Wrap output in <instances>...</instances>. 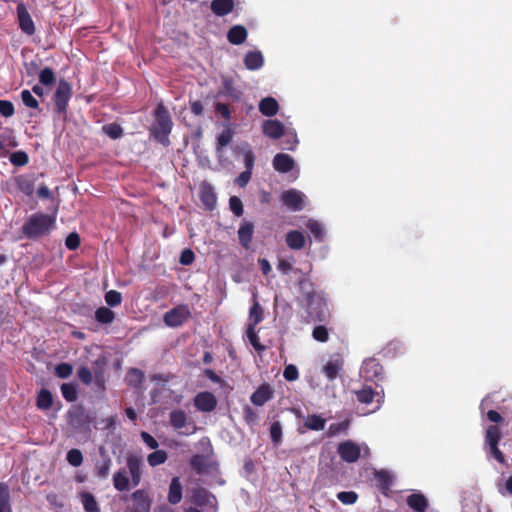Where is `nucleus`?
Returning <instances> with one entry per match:
<instances>
[{
  "instance_id": "obj_48",
  "label": "nucleus",
  "mask_w": 512,
  "mask_h": 512,
  "mask_svg": "<svg viewBox=\"0 0 512 512\" xmlns=\"http://www.w3.org/2000/svg\"><path fill=\"white\" fill-rule=\"evenodd\" d=\"M233 138V133L230 129L223 130L217 137V151H220L223 147L228 145Z\"/></svg>"
},
{
  "instance_id": "obj_42",
  "label": "nucleus",
  "mask_w": 512,
  "mask_h": 512,
  "mask_svg": "<svg viewBox=\"0 0 512 512\" xmlns=\"http://www.w3.org/2000/svg\"><path fill=\"white\" fill-rule=\"evenodd\" d=\"M61 393L67 402H74L78 396L76 385L73 383H63L61 385Z\"/></svg>"
},
{
  "instance_id": "obj_28",
  "label": "nucleus",
  "mask_w": 512,
  "mask_h": 512,
  "mask_svg": "<svg viewBox=\"0 0 512 512\" xmlns=\"http://www.w3.org/2000/svg\"><path fill=\"white\" fill-rule=\"evenodd\" d=\"M244 65L248 70H259L264 65L262 53L260 51H249L244 57Z\"/></svg>"
},
{
  "instance_id": "obj_26",
  "label": "nucleus",
  "mask_w": 512,
  "mask_h": 512,
  "mask_svg": "<svg viewBox=\"0 0 512 512\" xmlns=\"http://www.w3.org/2000/svg\"><path fill=\"white\" fill-rule=\"evenodd\" d=\"M127 467L131 475L132 485L135 487L141 481V459L136 456H130L127 459Z\"/></svg>"
},
{
  "instance_id": "obj_4",
  "label": "nucleus",
  "mask_w": 512,
  "mask_h": 512,
  "mask_svg": "<svg viewBox=\"0 0 512 512\" xmlns=\"http://www.w3.org/2000/svg\"><path fill=\"white\" fill-rule=\"evenodd\" d=\"M72 95V85L64 78H61L53 94L54 111L56 114L66 116Z\"/></svg>"
},
{
  "instance_id": "obj_9",
  "label": "nucleus",
  "mask_w": 512,
  "mask_h": 512,
  "mask_svg": "<svg viewBox=\"0 0 512 512\" xmlns=\"http://www.w3.org/2000/svg\"><path fill=\"white\" fill-rule=\"evenodd\" d=\"M280 200L291 211H300L304 208V195L296 189L282 192Z\"/></svg>"
},
{
  "instance_id": "obj_24",
  "label": "nucleus",
  "mask_w": 512,
  "mask_h": 512,
  "mask_svg": "<svg viewBox=\"0 0 512 512\" xmlns=\"http://www.w3.org/2000/svg\"><path fill=\"white\" fill-rule=\"evenodd\" d=\"M407 505L415 512H425L428 500L422 493H412L406 499Z\"/></svg>"
},
{
  "instance_id": "obj_34",
  "label": "nucleus",
  "mask_w": 512,
  "mask_h": 512,
  "mask_svg": "<svg viewBox=\"0 0 512 512\" xmlns=\"http://www.w3.org/2000/svg\"><path fill=\"white\" fill-rule=\"evenodd\" d=\"M326 424V420L322 418L320 415L312 414L309 415L304 422V427L313 430V431H320L323 430Z\"/></svg>"
},
{
  "instance_id": "obj_7",
  "label": "nucleus",
  "mask_w": 512,
  "mask_h": 512,
  "mask_svg": "<svg viewBox=\"0 0 512 512\" xmlns=\"http://www.w3.org/2000/svg\"><path fill=\"white\" fill-rule=\"evenodd\" d=\"M500 439V428L496 425H490L486 430L485 441L489 445L491 456L494 457L499 463L505 464V456L503 452L498 448Z\"/></svg>"
},
{
  "instance_id": "obj_33",
  "label": "nucleus",
  "mask_w": 512,
  "mask_h": 512,
  "mask_svg": "<svg viewBox=\"0 0 512 512\" xmlns=\"http://www.w3.org/2000/svg\"><path fill=\"white\" fill-rule=\"evenodd\" d=\"M113 485L120 492L129 489V478L125 470L120 469L113 475Z\"/></svg>"
},
{
  "instance_id": "obj_45",
  "label": "nucleus",
  "mask_w": 512,
  "mask_h": 512,
  "mask_svg": "<svg viewBox=\"0 0 512 512\" xmlns=\"http://www.w3.org/2000/svg\"><path fill=\"white\" fill-rule=\"evenodd\" d=\"M168 458L167 452L164 450H156L148 455L147 461L150 466L155 467L166 462Z\"/></svg>"
},
{
  "instance_id": "obj_25",
  "label": "nucleus",
  "mask_w": 512,
  "mask_h": 512,
  "mask_svg": "<svg viewBox=\"0 0 512 512\" xmlns=\"http://www.w3.org/2000/svg\"><path fill=\"white\" fill-rule=\"evenodd\" d=\"M285 241L287 246L292 250H300L305 246V236L298 230H291L286 233Z\"/></svg>"
},
{
  "instance_id": "obj_22",
  "label": "nucleus",
  "mask_w": 512,
  "mask_h": 512,
  "mask_svg": "<svg viewBox=\"0 0 512 512\" xmlns=\"http://www.w3.org/2000/svg\"><path fill=\"white\" fill-rule=\"evenodd\" d=\"M183 494V486L179 477H173L170 485L167 500L170 504L176 505L181 502Z\"/></svg>"
},
{
  "instance_id": "obj_10",
  "label": "nucleus",
  "mask_w": 512,
  "mask_h": 512,
  "mask_svg": "<svg viewBox=\"0 0 512 512\" xmlns=\"http://www.w3.org/2000/svg\"><path fill=\"white\" fill-rule=\"evenodd\" d=\"M194 406L201 412H212L217 406V399L211 392H199L193 399Z\"/></svg>"
},
{
  "instance_id": "obj_37",
  "label": "nucleus",
  "mask_w": 512,
  "mask_h": 512,
  "mask_svg": "<svg viewBox=\"0 0 512 512\" xmlns=\"http://www.w3.org/2000/svg\"><path fill=\"white\" fill-rule=\"evenodd\" d=\"M306 227L309 229L311 234L314 236L315 240L318 242H323L325 238V232L321 223L314 219H309Z\"/></svg>"
},
{
  "instance_id": "obj_27",
  "label": "nucleus",
  "mask_w": 512,
  "mask_h": 512,
  "mask_svg": "<svg viewBox=\"0 0 512 512\" xmlns=\"http://www.w3.org/2000/svg\"><path fill=\"white\" fill-rule=\"evenodd\" d=\"M259 111L266 117L275 116L279 111V104L273 97H265L259 102Z\"/></svg>"
},
{
  "instance_id": "obj_18",
  "label": "nucleus",
  "mask_w": 512,
  "mask_h": 512,
  "mask_svg": "<svg viewBox=\"0 0 512 512\" xmlns=\"http://www.w3.org/2000/svg\"><path fill=\"white\" fill-rule=\"evenodd\" d=\"M199 198L208 210H213L217 203V197L210 184L203 183L200 187Z\"/></svg>"
},
{
  "instance_id": "obj_20",
  "label": "nucleus",
  "mask_w": 512,
  "mask_h": 512,
  "mask_svg": "<svg viewBox=\"0 0 512 512\" xmlns=\"http://www.w3.org/2000/svg\"><path fill=\"white\" fill-rule=\"evenodd\" d=\"M273 397V391L269 384H262L251 395L250 400L256 406H262Z\"/></svg>"
},
{
  "instance_id": "obj_46",
  "label": "nucleus",
  "mask_w": 512,
  "mask_h": 512,
  "mask_svg": "<svg viewBox=\"0 0 512 512\" xmlns=\"http://www.w3.org/2000/svg\"><path fill=\"white\" fill-rule=\"evenodd\" d=\"M67 462L73 467H79L83 463V455L79 449H71L66 455Z\"/></svg>"
},
{
  "instance_id": "obj_21",
  "label": "nucleus",
  "mask_w": 512,
  "mask_h": 512,
  "mask_svg": "<svg viewBox=\"0 0 512 512\" xmlns=\"http://www.w3.org/2000/svg\"><path fill=\"white\" fill-rule=\"evenodd\" d=\"M145 381V374L138 368H129L125 375V382L128 386L140 390Z\"/></svg>"
},
{
  "instance_id": "obj_11",
  "label": "nucleus",
  "mask_w": 512,
  "mask_h": 512,
  "mask_svg": "<svg viewBox=\"0 0 512 512\" xmlns=\"http://www.w3.org/2000/svg\"><path fill=\"white\" fill-rule=\"evenodd\" d=\"M357 401L362 404H371L374 398L377 397L376 409H379L384 401V393L374 391L370 386L364 385L361 389L354 391Z\"/></svg>"
},
{
  "instance_id": "obj_40",
  "label": "nucleus",
  "mask_w": 512,
  "mask_h": 512,
  "mask_svg": "<svg viewBox=\"0 0 512 512\" xmlns=\"http://www.w3.org/2000/svg\"><path fill=\"white\" fill-rule=\"evenodd\" d=\"M263 320V309L255 300L249 311V325L256 327Z\"/></svg>"
},
{
  "instance_id": "obj_51",
  "label": "nucleus",
  "mask_w": 512,
  "mask_h": 512,
  "mask_svg": "<svg viewBox=\"0 0 512 512\" xmlns=\"http://www.w3.org/2000/svg\"><path fill=\"white\" fill-rule=\"evenodd\" d=\"M337 498L341 503L351 505L357 501L358 494L354 491H342L337 494Z\"/></svg>"
},
{
  "instance_id": "obj_6",
  "label": "nucleus",
  "mask_w": 512,
  "mask_h": 512,
  "mask_svg": "<svg viewBox=\"0 0 512 512\" xmlns=\"http://www.w3.org/2000/svg\"><path fill=\"white\" fill-rule=\"evenodd\" d=\"M191 316L189 306L186 304H180L171 310L167 311L163 316V321L168 327H180L182 326Z\"/></svg>"
},
{
  "instance_id": "obj_55",
  "label": "nucleus",
  "mask_w": 512,
  "mask_h": 512,
  "mask_svg": "<svg viewBox=\"0 0 512 512\" xmlns=\"http://www.w3.org/2000/svg\"><path fill=\"white\" fill-rule=\"evenodd\" d=\"M270 437L274 444H279L282 440V427L281 424L276 421L270 426Z\"/></svg>"
},
{
  "instance_id": "obj_23",
  "label": "nucleus",
  "mask_w": 512,
  "mask_h": 512,
  "mask_svg": "<svg viewBox=\"0 0 512 512\" xmlns=\"http://www.w3.org/2000/svg\"><path fill=\"white\" fill-rule=\"evenodd\" d=\"M14 182L17 188L26 196L31 197L35 190V180L28 175H19L15 177Z\"/></svg>"
},
{
  "instance_id": "obj_15",
  "label": "nucleus",
  "mask_w": 512,
  "mask_h": 512,
  "mask_svg": "<svg viewBox=\"0 0 512 512\" xmlns=\"http://www.w3.org/2000/svg\"><path fill=\"white\" fill-rule=\"evenodd\" d=\"M17 19L22 32H35L34 22L26 6L20 3L16 7Z\"/></svg>"
},
{
  "instance_id": "obj_52",
  "label": "nucleus",
  "mask_w": 512,
  "mask_h": 512,
  "mask_svg": "<svg viewBox=\"0 0 512 512\" xmlns=\"http://www.w3.org/2000/svg\"><path fill=\"white\" fill-rule=\"evenodd\" d=\"M105 301L111 307H116L122 302V295L117 290H110L105 294Z\"/></svg>"
},
{
  "instance_id": "obj_61",
  "label": "nucleus",
  "mask_w": 512,
  "mask_h": 512,
  "mask_svg": "<svg viewBox=\"0 0 512 512\" xmlns=\"http://www.w3.org/2000/svg\"><path fill=\"white\" fill-rule=\"evenodd\" d=\"M141 438L143 442L150 448V449H157L158 442L157 440L148 432L142 431L141 432Z\"/></svg>"
},
{
  "instance_id": "obj_59",
  "label": "nucleus",
  "mask_w": 512,
  "mask_h": 512,
  "mask_svg": "<svg viewBox=\"0 0 512 512\" xmlns=\"http://www.w3.org/2000/svg\"><path fill=\"white\" fill-rule=\"evenodd\" d=\"M15 113L14 105L11 101L0 100V115L3 117H11Z\"/></svg>"
},
{
  "instance_id": "obj_44",
  "label": "nucleus",
  "mask_w": 512,
  "mask_h": 512,
  "mask_svg": "<svg viewBox=\"0 0 512 512\" xmlns=\"http://www.w3.org/2000/svg\"><path fill=\"white\" fill-rule=\"evenodd\" d=\"M56 81V76L52 68L45 67L39 72V82L41 85L50 86Z\"/></svg>"
},
{
  "instance_id": "obj_17",
  "label": "nucleus",
  "mask_w": 512,
  "mask_h": 512,
  "mask_svg": "<svg viewBox=\"0 0 512 512\" xmlns=\"http://www.w3.org/2000/svg\"><path fill=\"white\" fill-rule=\"evenodd\" d=\"M272 164L277 172L288 173L294 168L295 161L289 154L278 153L274 156Z\"/></svg>"
},
{
  "instance_id": "obj_8",
  "label": "nucleus",
  "mask_w": 512,
  "mask_h": 512,
  "mask_svg": "<svg viewBox=\"0 0 512 512\" xmlns=\"http://www.w3.org/2000/svg\"><path fill=\"white\" fill-rule=\"evenodd\" d=\"M340 458L347 463H354L360 458L361 450L357 443L346 440L337 447Z\"/></svg>"
},
{
  "instance_id": "obj_5",
  "label": "nucleus",
  "mask_w": 512,
  "mask_h": 512,
  "mask_svg": "<svg viewBox=\"0 0 512 512\" xmlns=\"http://www.w3.org/2000/svg\"><path fill=\"white\" fill-rule=\"evenodd\" d=\"M360 376L366 382L378 384L384 379V368L376 358H368L360 368Z\"/></svg>"
},
{
  "instance_id": "obj_38",
  "label": "nucleus",
  "mask_w": 512,
  "mask_h": 512,
  "mask_svg": "<svg viewBox=\"0 0 512 512\" xmlns=\"http://www.w3.org/2000/svg\"><path fill=\"white\" fill-rule=\"evenodd\" d=\"M114 318L115 313L107 307H100L95 311V319L101 324H110Z\"/></svg>"
},
{
  "instance_id": "obj_43",
  "label": "nucleus",
  "mask_w": 512,
  "mask_h": 512,
  "mask_svg": "<svg viewBox=\"0 0 512 512\" xmlns=\"http://www.w3.org/2000/svg\"><path fill=\"white\" fill-rule=\"evenodd\" d=\"M9 160L12 165L16 167H23L28 164L29 156L25 151L19 150L11 153L9 156Z\"/></svg>"
},
{
  "instance_id": "obj_53",
  "label": "nucleus",
  "mask_w": 512,
  "mask_h": 512,
  "mask_svg": "<svg viewBox=\"0 0 512 512\" xmlns=\"http://www.w3.org/2000/svg\"><path fill=\"white\" fill-rule=\"evenodd\" d=\"M229 207L233 214L240 217L244 213L243 203L237 196H231L229 199Z\"/></svg>"
},
{
  "instance_id": "obj_1",
  "label": "nucleus",
  "mask_w": 512,
  "mask_h": 512,
  "mask_svg": "<svg viewBox=\"0 0 512 512\" xmlns=\"http://www.w3.org/2000/svg\"><path fill=\"white\" fill-rule=\"evenodd\" d=\"M298 286L303 299L306 302L309 317L314 322H326L329 313L326 309V303L323 296L316 292L314 284L310 279L304 277L299 280Z\"/></svg>"
},
{
  "instance_id": "obj_13",
  "label": "nucleus",
  "mask_w": 512,
  "mask_h": 512,
  "mask_svg": "<svg viewBox=\"0 0 512 512\" xmlns=\"http://www.w3.org/2000/svg\"><path fill=\"white\" fill-rule=\"evenodd\" d=\"M262 133L273 140H278L285 133V127L283 123L276 119L264 120L261 124Z\"/></svg>"
},
{
  "instance_id": "obj_56",
  "label": "nucleus",
  "mask_w": 512,
  "mask_h": 512,
  "mask_svg": "<svg viewBox=\"0 0 512 512\" xmlns=\"http://www.w3.org/2000/svg\"><path fill=\"white\" fill-rule=\"evenodd\" d=\"M81 244L80 236L76 232L70 233L65 239V245L69 250H76Z\"/></svg>"
},
{
  "instance_id": "obj_3",
  "label": "nucleus",
  "mask_w": 512,
  "mask_h": 512,
  "mask_svg": "<svg viewBox=\"0 0 512 512\" xmlns=\"http://www.w3.org/2000/svg\"><path fill=\"white\" fill-rule=\"evenodd\" d=\"M155 123L150 128V133L156 141L163 145H168L169 134L171 133L173 122L168 109L163 103H159L154 110Z\"/></svg>"
},
{
  "instance_id": "obj_57",
  "label": "nucleus",
  "mask_w": 512,
  "mask_h": 512,
  "mask_svg": "<svg viewBox=\"0 0 512 512\" xmlns=\"http://www.w3.org/2000/svg\"><path fill=\"white\" fill-rule=\"evenodd\" d=\"M78 378L85 385H90L93 381L92 372L86 366H82L77 371Z\"/></svg>"
},
{
  "instance_id": "obj_39",
  "label": "nucleus",
  "mask_w": 512,
  "mask_h": 512,
  "mask_svg": "<svg viewBox=\"0 0 512 512\" xmlns=\"http://www.w3.org/2000/svg\"><path fill=\"white\" fill-rule=\"evenodd\" d=\"M102 131L113 140L121 138L124 134L123 128L116 122L103 125Z\"/></svg>"
},
{
  "instance_id": "obj_49",
  "label": "nucleus",
  "mask_w": 512,
  "mask_h": 512,
  "mask_svg": "<svg viewBox=\"0 0 512 512\" xmlns=\"http://www.w3.org/2000/svg\"><path fill=\"white\" fill-rule=\"evenodd\" d=\"M73 372V367L71 364L62 362L55 367V374L57 377L61 379H66L71 376Z\"/></svg>"
},
{
  "instance_id": "obj_54",
  "label": "nucleus",
  "mask_w": 512,
  "mask_h": 512,
  "mask_svg": "<svg viewBox=\"0 0 512 512\" xmlns=\"http://www.w3.org/2000/svg\"><path fill=\"white\" fill-rule=\"evenodd\" d=\"M21 99H22L23 104L26 107H29L32 109L39 108L38 101L33 97V95L31 94V92L29 90L25 89L21 92Z\"/></svg>"
},
{
  "instance_id": "obj_29",
  "label": "nucleus",
  "mask_w": 512,
  "mask_h": 512,
  "mask_svg": "<svg viewBox=\"0 0 512 512\" xmlns=\"http://www.w3.org/2000/svg\"><path fill=\"white\" fill-rule=\"evenodd\" d=\"M169 422L175 430L180 431L187 426L188 416L184 410L175 409L169 414Z\"/></svg>"
},
{
  "instance_id": "obj_63",
  "label": "nucleus",
  "mask_w": 512,
  "mask_h": 512,
  "mask_svg": "<svg viewBox=\"0 0 512 512\" xmlns=\"http://www.w3.org/2000/svg\"><path fill=\"white\" fill-rule=\"evenodd\" d=\"M251 174L252 173L249 170L241 172L239 176L236 178V183L238 184V186L242 188L245 187L251 179Z\"/></svg>"
},
{
  "instance_id": "obj_19",
  "label": "nucleus",
  "mask_w": 512,
  "mask_h": 512,
  "mask_svg": "<svg viewBox=\"0 0 512 512\" xmlns=\"http://www.w3.org/2000/svg\"><path fill=\"white\" fill-rule=\"evenodd\" d=\"M254 234V224L250 221H243L238 229V239L245 249L250 247Z\"/></svg>"
},
{
  "instance_id": "obj_62",
  "label": "nucleus",
  "mask_w": 512,
  "mask_h": 512,
  "mask_svg": "<svg viewBox=\"0 0 512 512\" xmlns=\"http://www.w3.org/2000/svg\"><path fill=\"white\" fill-rule=\"evenodd\" d=\"M347 427H348V422L332 423L329 426L328 435L329 436L336 435V434L340 433L341 431L346 430Z\"/></svg>"
},
{
  "instance_id": "obj_2",
  "label": "nucleus",
  "mask_w": 512,
  "mask_h": 512,
  "mask_svg": "<svg viewBox=\"0 0 512 512\" xmlns=\"http://www.w3.org/2000/svg\"><path fill=\"white\" fill-rule=\"evenodd\" d=\"M56 226V215L37 212L32 214L21 228L28 239H38L48 235Z\"/></svg>"
},
{
  "instance_id": "obj_58",
  "label": "nucleus",
  "mask_w": 512,
  "mask_h": 512,
  "mask_svg": "<svg viewBox=\"0 0 512 512\" xmlns=\"http://www.w3.org/2000/svg\"><path fill=\"white\" fill-rule=\"evenodd\" d=\"M283 377L287 381H295L299 378L298 368L294 364L286 365L283 371Z\"/></svg>"
},
{
  "instance_id": "obj_36",
  "label": "nucleus",
  "mask_w": 512,
  "mask_h": 512,
  "mask_svg": "<svg viewBox=\"0 0 512 512\" xmlns=\"http://www.w3.org/2000/svg\"><path fill=\"white\" fill-rule=\"evenodd\" d=\"M81 501L85 512H100L98 503L90 492L81 493Z\"/></svg>"
},
{
  "instance_id": "obj_12",
  "label": "nucleus",
  "mask_w": 512,
  "mask_h": 512,
  "mask_svg": "<svg viewBox=\"0 0 512 512\" xmlns=\"http://www.w3.org/2000/svg\"><path fill=\"white\" fill-rule=\"evenodd\" d=\"M133 501L132 512H150L152 499L146 490L138 489L131 495Z\"/></svg>"
},
{
  "instance_id": "obj_30",
  "label": "nucleus",
  "mask_w": 512,
  "mask_h": 512,
  "mask_svg": "<svg viewBox=\"0 0 512 512\" xmlns=\"http://www.w3.org/2000/svg\"><path fill=\"white\" fill-rule=\"evenodd\" d=\"M211 11L216 16H225L229 14L234 8L233 0H213L211 2Z\"/></svg>"
},
{
  "instance_id": "obj_16",
  "label": "nucleus",
  "mask_w": 512,
  "mask_h": 512,
  "mask_svg": "<svg viewBox=\"0 0 512 512\" xmlns=\"http://www.w3.org/2000/svg\"><path fill=\"white\" fill-rule=\"evenodd\" d=\"M192 502L200 507H212L215 497L207 489L198 487L192 491Z\"/></svg>"
},
{
  "instance_id": "obj_31",
  "label": "nucleus",
  "mask_w": 512,
  "mask_h": 512,
  "mask_svg": "<svg viewBox=\"0 0 512 512\" xmlns=\"http://www.w3.org/2000/svg\"><path fill=\"white\" fill-rule=\"evenodd\" d=\"M36 406L40 410H49L53 406V395L48 389L42 388L36 398Z\"/></svg>"
},
{
  "instance_id": "obj_32",
  "label": "nucleus",
  "mask_w": 512,
  "mask_h": 512,
  "mask_svg": "<svg viewBox=\"0 0 512 512\" xmlns=\"http://www.w3.org/2000/svg\"><path fill=\"white\" fill-rule=\"evenodd\" d=\"M0 512H13L10 491L6 483H0Z\"/></svg>"
},
{
  "instance_id": "obj_60",
  "label": "nucleus",
  "mask_w": 512,
  "mask_h": 512,
  "mask_svg": "<svg viewBox=\"0 0 512 512\" xmlns=\"http://www.w3.org/2000/svg\"><path fill=\"white\" fill-rule=\"evenodd\" d=\"M194 260H195V254L191 249L186 248L181 252L179 262L182 265H185V266L190 265L194 262Z\"/></svg>"
},
{
  "instance_id": "obj_50",
  "label": "nucleus",
  "mask_w": 512,
  "mask_h": 512,
  "mask_svg": "<svg viewBox=\"0 0 512 512\" xmlns=\"http://www.w3.org/2000/svg\"><path fill=\"white\" fill-rule=\"evenodd\" d=\"M376 480L382 490L389 489L392 479L387 471L381 470L376 473Z\"/></svg>"
},
{
  "instance_id": "obj_35",
  "label": "nucleus",
  "mask_w": 512,
  "mask_h": 512,
  "mask_svg": "<svg viewBox=\"0 0 512 512\" xmlns=\"http://www.w3.org/2000/svg\"><path fill=\"white\" fill-rule=\"evenodd\" d=\"M112 461L109 456H105L101 461L95 464V475L98 478L105 479L109 475Z\"/></svg>"
},
{
  "instance_id": "obj_14",
  "label": "nucleus",
  "mask_w": 512,
  "mask_h": 512,
  "mask_svg": "<svg viewBox=\"0 0 512 512\" xmlns=\"http://www.w3.org/2000/svg\"><path fill=\"white\" fill-rule=\"evenodd\" d=\"M344 360L340 354H334L330 360L324 365L322 371L329 380H334L338 377L340 371L343 369Z\"/></svg>"
},
{
  "instance_id": "obj_41",
  "label": "nucleus",
  "mask_w": 512,
  "mask_h": 512,
  "mask_svg": "<svg viewBox=\"0 0 512 512\" xmlns=\"http://www.w3.org/2000/svg\"><path fill=\"white\" fill-rule=\"evenodd\" d=\"M246 334L250 344L256 351L263 352L266 349V347L260 343L257 331L253 325H248Z\"/></svg>"
},
{
  "instance_id": "obj_64",
  "label": "nucleus",
  "mask_w": 512,
  "mask_h": 512,
  "mask_svg": "<svg viewBox=\"0 0 512 512\" xmlns=\"http://www.w3.org/2000/svg\"><path fill=\"white\" fill-rule=\"evenodd\" d=\"M215 110L221 114V116L226 119V120H229L231 118V112H230V109H229V106L227 104H224V103H220L218 102L215 106Z\"/></svg>"
},
{
  "instance_id": "obj_47",
  "label": "nucleus",
  "mask_w": 512,
  "mask_h": 512,
  "mask_svg": "<svg viewBox=\"0 0 512 512\" xmlns=\"http://www.w3.org/2000/svg\"><path fill=\"white\" fill-rule=\"evenodd\" d=\"M312 337L318 342L325 343L329 340V331L324 325L315 326L312 331Z\"/></svg>"
}]
</instances>
